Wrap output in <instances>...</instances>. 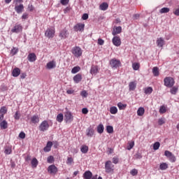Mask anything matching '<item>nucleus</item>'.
<instances>
[{
    "label": "nucleus",
    "mask_w": 179,
    "mask_h": 179,
    "mask_svg": "<svg viewBox=\"0 0 179 179\" xmlns=\"http://www.w3.org/2000/svg\"><path fill=\"white\" fill-rule=\"evenodd\" d=\"M115 166L110 160L105 162V173L107 174H114Z\"/></svg>",
    "instance_id": "obj_1"
},
{
    "label": "nucleus",
    "mask_w": 179,
    "mask_h": 179,
    "mask_svg": "<svg viewBox=\"0 0 179 179\" xmlns=\"http://www.w3.org/2000/svg\"><path fill=\"white\" fill-rule=\"evenodd\" d=\"M164 86L166 87H173L174 86L176 81H174V78L171 77H166L164 79Z\"/></svg>",
    "instance_id": "obj_2"
},
{
    "label": "nucleus",
    "mask_w": 179,
    "mask_h": 179,
    "mask_svg": "<svg viewBox=\"0 0 179 179\" xmlns=\"http://www.w3.org/2000/svg\"><path fill=\"white\" fill-rule=\"evenodd\" d=\"M50 128V124H48V121L43 120L39 125L38 129L41 132H45V131H48Z\"/></svg>",
    "instance_id": "obj_3"
},
{
    "label": "nucleus",
    "mask_w": 179,
    "mask_h": 179,
    "mask_svg": "<svg viewBox=\"0 0 179 179\" xmlns=\"http://www.w3.org/2000/svg\"><path fill=\"white\" fill-rule=\"evenodd\" d=\"M110 65L113 69H118L121 66V61L114 58L110 61Z\"/></svg>",
    "instance_id": "obj_4"
},
{
    "label": "nucleus",
    "mask_w": 179,
    "mask_h": 179,
    "mask_svg": "<svg viewBox=\"0 0 179 179\" xmlns=\"http://www.w3.org/2000/svg\"><path fill=\"white\" fill-rule=\"evenodd\" d=\"M164 156L167 157L171 162V163H176L177 158H176V156L170 151L169 150H165L164 152Z\"/></svg>",
    "instance_id": "obj_5"
},
{
    "label": "nucleus",
    "mask_w": 179,
    "mask_h": 179,
    "mask_svg": "<svg viewBox=\"0 0 179 179\" xmlns=\"http://www.w3.org/2000/svg\"><path fill=\"white\" fill-rule=\"evenodd\" d=\"M71 52L74 57L76 58H79V57H82V48L78 46H76L72 48Z\"/></svg>",
    "instance_id": "obj_6"
},
{
    "label": "nucleus",
    "mask_w": 179,
    "mask_h": 179,
    "mask_svg": "<svg viewBox=\"0 0 179 179\" xmlns=\"http://www.w3.org/2000/svg\"><path fill=\"white\" fill-rule=\"evenodd\" d=\"M45 36L48 38H53L54 36H55V29L48 28L45 32Z\"/></svg>",
    "instance_id": "obj_7"
},
{
    "label": "nucleus",
    "mask_w": 179,
    "mask_h": 179,
    "mask_svg": "<svg viewBox=\"0 0 179 179\" xmlns=\"http://www.w3.org/2000/svg\"><path fill=\"white\" fill-rule=\"evenodd\" d=\"M23 31V26H22V24H17L16 23L13 28L11 29L12 33H20Z\"/></svg>",
    "instance_id": "obj_8"
},
{
    "label": "nucleus",
    "mask_w": 179,
    "mask_h": 179,
    "mask_svg": "<svg viewBox=\"0 0 179 179\" xmlns=\"http://www.w3.org/2000/svg\"><path fill=\"white\" fill-rule=\"evenodd\" d=\"M112 43L115 47H120V45H121V38L120 36H114L112 39Z\"/></svg>",
    "instance_id": "obj_9"
},
{
    "label": "nucleus",
    "mask_w": 179,
    "mask_h": 179,
    "mask_svg": "<svg viewBox=\"0 0 179 179\" xmlns=\"http://www.w3.org/2000/svg\"><path fill=\"white\" fill-rule=\"evenodd\" d=\"M99 72H100V68H99V66L92 65L91 66V69L90 71V73H91V75H94V76H96V75H97V73H99Z\"/></svg>",
    "instance_id": "obj_10"
},
{
    "label": "nucleus",
    "mask_w": 179,
    "mask_h": 179,
    "mask_svg": "<svg viewBox=\"0 0 179 179\" xmlns=\"http://www.w3.org/2000/svg\"><path fill=\"white\" fill-rule=\"evenodd\" d=\"M64 118L66 122H72L73 121V115L72 113L68 111L64 113Z\"/></svg>",
    "instance_id": "obj_11"
},
{
    "label": "nucleus",
    "mask_w": 179,
    "mask_h": 179,
    "mask_svg": "<svg viewBox=\"0 0 179 179\" xmlns=\"http://www.w3.org/2000/svg\"><path fill=\"white\" fill-rule=\"evenodd\" d=\"M55 68H57V62L55 59L48 62L46 64V69H54Z\"/></svg>",
    "instance_id": "obj_12"
},
{
    "label": "nucleus",
    "mask_w": 179,
    "mask_h": 179,
    "mask_svg": "<svg viewBox=\"0 0 179 179\" xmlns=\"http://www.w3.org/2000/svg\"><path fill=\"white\" fill-rule=\"evenodd\" d=\"M75 31H83L85 30V24L84 23H78L73 27Z\"/></svg>",
    "instance_id": "obj_13"
},
{
    "label": "nucleus",
    "mask_w": 179,
    "mask_h": 179,
    "mask_svg": "<svg viewBox=\"0 0 179 179\" xmlns=\"http://www.w3.org/2000/svg\"><path fill=\"white\" fill-rule=\"evenodd\" d=\"M48 171L50 174H57L58 173V168L55 165H50L48 168Z\"/></svg>",
    "instance_id": "obj_14"
},
{
    "label": "nucleus",
    "mask_w": 179,
    "mask_h": 179,
    "mask_svg": "<svg viewBox=\"0 0 179 179\" xmlns=\"http://www.w3.org/2000/svg\"><path fill=\"white\" fill-rule=\"evenodd\" d=\"M15 10L18 14H20L24 10V6H23L22 3H20V5H17V3H16V5L15 6Z\"/></svg>",
    "instance_id": "obj_15"
},
{
    "label": "nucleus",
    "mask_w": 179,
    "mask_h": 179,
    "mask_svg": "<svg viewBox=\"0 0 179 179\" xmlns=\"http://www.w3.org/2000/svg\"><path fill=\"white\" fill-rule=\"evenodd\" d=\"M68 36H69V33H68V30H66V29H62L59 34V36L62 39H65L68 38Z\"/></svg>",
    "instance_id": "obj_16"
},
{
    "label": "nucleus",
    "mask_w": 179,
    "mask_h": 179,
    "mask_svg": "<svg viewBox=\"0 0 179 179\" xmlns=\"http://www.w3.org/2000/svg\"><path fill=\"white\" fill-rule=\"evenodd\" d=\"M86 135L88 136V138H92V136L94 135V129L91 126L88 127L86 130Z\"/></svg>",
    "instance_id": "obj_17"
},
{
    "label": "nucleus",
    "mask_w": 179,
    "mask_h": 179,
    "mask_svg": "<svg viewBox=\"0 0 179 179\" xmlns=\"http://www.w3.org/2000/svg\"><path fill=\"white\" fill-rule=\"evenodd\" d=\"M122 31V27H114L112 31L113 36H117V34H120Z\"/></svg>",
    "instance_id": "obj_18"
},
{
    "label": "nucleus",
    "mask_w": 179,
    "mask_h": 179,
    "mask_svg": "<svg viewBox=\"0 0 179 179\" xmlns=\"http://www.w3.org/2000/svg\"><path fill=\"white\" fill-rule=\"evenodd\" d=\"M27 59L29 61V62H36V60L37 59L36 53H29L27 56Z\"/></svg>",
    "instance_id": "obj_19"
},
{
    "label": "nucleus",
    "mask_w": 179,
    "mask_h": 179,
    "mask_svg": "<svg viewBox=\"0 0 179 179\" xmlns=\"http://www.w3.org/2000/svg\"><path fill=\"white\" fill-rule=\"evenodd\" d=\"M31 124H38L40 122V117L38 115H34L30 118Z\"/></svg>",
    "instance_id": "obj_20"
},
{
    "label": "nucleus",
    "mask_w": 179,
    "mask_h": 179,
    "mask_svg": "<svg viewBox=\"0 0 179 179\" xmlns=\"http://www.w3.org/2000/svg\"><path fill=\"white\" fill-rule=\"evenodd\" d=\"M83 177L84 179H91L93 177V173L90 171H86L83 173Z\"/></svg>",
    "instance_id": "obj_21"
},
{
    "label": "nucleus",
    "mask_w": 179,
    "mask_h": 179,
    "mask_svg": "<svg viewBox=\"0 0 179 179\" xmlns=\"http://www.w3.org/2000/svg\"><path fill=\"white\" fill-rule=\"evenodd\" d=\"M51 148H52V142L48 141L45 147L43 148L44 152H51Z\"/></svg>",
    "instance_id": "obj_22"
},
{
    "label": "nucleus",
    "mask_w": 179,
    "mask_h": 179,
    "mask_svg": "<svg viewBox=\"0 0 179 179\" xmlns=\"http://www.w3.org/2000/svg\"><path fill=\"white\" fill-rule=\"evenodd\" d=\"M157 47H159V48H162L163 47V45H164V39L163 38H158L157 39Z\"/></svg>",
    "instance_id": "obj_23"
},
{
    "label": "nucleus",
    "mask_w": 179,
    "mask_h": 179,
    "mask_svg": "<svg viewBox=\"0 0 179 179\" xmlns=\"http://www.w3.org/2000/svg\"><path fill=\"white\" fill-rule=\"evenodd\" d=\"M74 83H79L82 82V74L78 73L77 75L74 76L73 77Z\"/></svg>",
    "instance_id": "obj_24"
},
{
    "label": "nucleus",
    "mask_w": 179,
    "mask_h": 179,
    "mask_svg": "<svg viewBox=\"0 0 179 179\" xmlns=\"http://www.w3.org/2000/svg\"><path fill=\"white\" fill-rule=\"evenodd\" d=\"M136 89V82L133 81L129 83V92H134Z\"/></svg>",
    "instance_id": "obj_25"
},
{
    "label": "nucleus",
    "mask_w": 179,
    "mask_h": 179,
    "mask_svg": "<svg viewBox=\"0 0 179 179\" xmlns=\"http://www.w3.org/2000/svg\"><path fill=\"white\" fill-rule=\"evenodd\" d=\"M20 75V69L19 68H15L12 71V76L14 78H17Z\"/></svg>",
    "instance_id": "obj_26"
},
{
    "label": "nucleus",
    "mask_w": 179,
    "mask_h": 179,
    "mask_svg": "<svg viewBox=\"0 0 179 179\" xmlns=\"http://www.w3.org/2000/svg\"><path fill=\"white\" fill-rule=\"evenodd\" d=\"M169 169V164L166 162H162L159 164V170L164 171V170H167Z\"/></svg>",
    "instance_id": "obj_27"
},
{
    "label": "nucleus",
    "mask_w": 179,
    "mask_h": 179,
    "mask_svg": "<svg viewBox=\"0 0 179 179\" xmlns=\"http://www.w3.org/2000/svg\"><path fill=\"white\" fill-rule=\"evenodd\" d=\"M100 10H107L108 9V3L103 2L99 6Z\"/></svg>",
    "instance_id": "obj_28"
},
{
    "label": "nucleus",
    "mask_w": 179,
    "mask_h": 179,
    "mask_svg": "<svg viewBox=\"0 0 179 179\" xmlns=\"http://www.w3.org/2000/svg\"><path fill=\"white\" fill-rule=\"evenodd\" d=\"M143 114H145V108L143 107L138 108L137 110V115H138V117H142Z\"/></svg>",
    "instance_id": "obj_29"
},
{
    "label": "nucleus",
    "mask_w": 179,
    "mask_h": 179,
    "mask_svg": "<svg viewBox=\"0 0 179 179\" xmlns=\"http://www.w3.org/2000/svg\"><path fill=\"white\" fill-rule=\"evenodd\" d=\"M153 92V88L152 87H148L144 88V93L145 94H152Z\"/></svg>",
    "instance_id": "obj_30"
},
{
    "label": "nucleus",
    "mask_w": 179,
    "mask_h": 179,
    "mask_svg": "<svg viewBox=\"0 0 179 179\" xmlns=\"http://www.w3.org/2000/svg\"><path fill=\"white\" fill-rule=\"evenodd\" d=\"M0 128L1 129H6V128H8V122H6V120H3L0 122Z\"/></svg>",
    "instance_id": "obj_31"
},
{
    "label": "nucleus",
    "mask_w": 179,
    "mask_h": 179,
    "mask_svg": "<svg viewBox=\"0 0 179 179\" xmlns=\"http://www.w3.org/2000/svg\"><path fill=\"white\" fill-rule=\"evenodd\" d=\"M152 73L154 76H159L160 75V73L159 71V68L157 66H155L152 68Z\"/></svg>",
    "instance_id": "obj_32"
},
{
    "label": "nucleus",
    "mask_w": 179,
    "mask_h": 179,
    "mask_svg": "<svg viewBox=\"0 0 179 179\" xmlns=\"http://www.w3.org/2000/svg\"><path fill=\"white\" fill-rule=\"evenodd\" d=\"M80 152H82L84 154L87 153L89 152V147L86 145H83L80 147Z\"/></svg>",
    "instance_id": "obj_33"
},
{
    "label": "nucleus",
    "mask_w": 179,
    "mask_h": 179,
    "mask_svg": "<svg viewBox=\"0 0 179 179\" xmlns=\"http://www.w3.org/2000/svg\"><path fill=\"white\" fill-rule=\"evenodd\" d=\"M31 167L33 169H36L37 166H38V160H37L36 158H33V159L31 162Z\"/></svg>",
    "instance_id": "obj_34"
},
{
    "label": "nucleus",
    "mask_w": 179,
    "mask_h": 179,
    "mask_svg": "<svg viewBox=\"0 0 179 179\" xmlns=\"http://www.w3.org/2000/svg\"><path fill=\"white\" fill-rule=\"evenodd\" d=\"M97 132L98 134H103V132H104V126L103 125V124H100L97 127Z\"/></svg>",
    "instance_id": "obj_35"
},
{
    "label": "nucleus",
    "mask_w": 179,
    "mask_h": 179,
    "mask_svg": "<svg viewBox=\"0 0 179 179\" xmlns=\"http://www.w3.org/2000/svg\"><path fill=\"white\" fill-rule=\"evenodd\" d=\"M110 114H117V113H118V108H117V107L115 106H112L110 108Z\"/></svg>",
    "instance_id": "obj_36"
},
{
    "label": "nucleus",
    "mask_w": 179,
    "mask_h": 179,
    "mask_svg": "<svg viewBox=\"0 0 179 179\" xmlns=\"http://www.w3.org/2000/svg\"><path fill=\"white\" fill-rule=\"evenodd\" d=\"M57 122H62L64 121V114L59 113L57 115L56 118Z\"/></svg>",
    "instance_id": "obj_37"
},
{
    "label": "nucleus",
    "mask_w": 179,
    "mask_h": 179,
    "mask_svg": "<svg viewBox=\"0 0 179 179\" xmlns=\"http://www.w3.org/2000/svg\"><path fill=\"white\" fill-rule=\"evenodd\" d=\"M170 92L171 94H177V92H178V87H176V86L171 87Z\"/></svg>",
    "instance_id": "obj_38"
},
{
    "label": "nucleus",
    "mask_w": 179,
    "mask_h": 179,
    "mask_svg": "<svg viewBox=\"0 0 179 179\" xmlns=\"http://www.w3.org/2000/svg\"><path fill=\"white\" fill-rule=\"evenodd\" d=\"M170 12V8L167 7H164L159 10L161 13H169Z\"/></svg>",
    "instance_id": "obj_39"
},
{
    "label": "nucleus",
    "mask_w": 179,
    "mask_h": 179,
    "mask_svg": "<svg viewBox=\"0 0 179 179\" xmlns=\"http://www.w3.org/2000/svg\"><path fill=\"white\" fill-rule=\"evenodd\" d=\"M167 111V107L164 106H161L159 108V113L160 114H164Z\"/></svg>",
    "instance_id": "obj_40"
},
{
    "label": "nucleus",
    "mask_w": 179,
    "mask_h": 179,
    "mask_svg": "<svg viewBox=\"0 0 179 179\" xmlns=\"http://www.w3.org/2000/svg\"><path fill=\"white\" fill-rule=\"evenodd\" d=\"M80 71V67L79 66H74L71 70V73H78Z\"/></svg>",
    "instance_id": "obj_41"
},
{
    "label": "nucleus",
    "mask_w": 179,
    "mask_h": 179,
    "mask_svg": "<svg viewBox=\"0 0 179 179\" xmlns=\"http://www.w3.org/2000/svg\"><path fill=\"white\" fill-rule=\"evenodd\" d=\"M0 113L5 115V114H6V113H8V108H6V106H2L0 108Z\"/></svg>",
    "instance_id": "obj_42"
},
{
    "label": "nucleus",
    "mask_w": 179,
    "mask_h": 179,
    "mask_svg": "<svg viewBox=\"0 0 179 179\" xmlns=\"http://www.w3.org/2000/svg\"><path fill=\"white\" fill-rule=\"evenodd\" d=\"M140 66H140L139 63L135 62V63L132 64V68H133L134 71H138V69H139Z\"/></svg>",
    "instance_id": "obj_43"
},
{
    "label": "nucleus",
    "mask_w": 179,
    "mask_h": 179,
    "mask_svg": "<svg viewBox=\"0 0 179 179\" xmlns=\"http://www.w3.org/2000/svg\"><path fill=\"white\" fill-rule=\"evenodd\" d=\"M106 131L108 134H113V132H114V128L113 127V126H107Z\"/></svg>",
    "instance_id": "obj_44"
},
{
    "label": "nucleus",
    "mask_w": 179,
    "mask_h": 179,
    "mask_svg": "<svg viewBox=\"0 0 179 179\" xmlns=\"http://www.w3.org/2000/svg\"><path fill=\"white\" fill-rule=\"evenodd\" d=\"M17 52H19V49L17 48H13L10 51L11 55H16Z\"/></svg>",
    "instance_id": "obj_45"
},
{
    "label": "nucleus",
    "mask_w": 179,
    "mask_h": 179,
    "mask_svg": "<svg viewBox=\"0 0 179 179\" xmlns=\"http://www.w3.org/2000/svg\"><path fill=\"white\" fill-rule=\"evenodd\" d=\"M117 107L120 110H124V108H125L127 107V105L125 104H123L121 102H119L117 103Z\"/></svg>",
    "instance_id": "obj_46"
},
{
    "label": "nucleus",
    "mask_w": 179,
    "mask_h": 179,
    "mask_svg": "<svg viewBox=\"0 0 179 179\" xmlns=\"http://www.w3.org/2000/svg\"><path fill=\"white\" fill-rule=\"evenodd\" d=\"M159 148H160V143L159 142H155L153 145L154 150H158Z\"/></svg>",
    "instance_id": "obj_47"
},
{
    "label": "nucleus",
    "mask_w": 179,
    "mask_h": 179,
    "mask_svg": "<svg viewBox=\"0 0 179 179\" xmlns=\"http://www.w3.org/2000/svg\"><path fill=\"white\" fill-rule=\"evenodd\" d=\"M14 119L16 120H20V112L16 111L14 115Z\"/></svg>",
    "instance_id": "obj_48"
},
{
    "label": "nucleus",
    "mask_w": 179,
    "mask_h": 179,
    "mask_svg": "<svg viewBox=\"0 0 179 179\" xmlns=\"http://www.w3.org/2000/svg\"><path fill=\"white\" fill-rule=\"evenodd\" d=\"M134 146H135V141H131L129 143V145L127 146V150H131V149H132Z\"/></svg>",
    "instance_id": "obj_49"
},
{
    "label": "nucleus",
    "mask_w": 179,
    "mask_h": 179,
    "mask_svg": "<svg viewBox=\"0 0 179 179\" xmlns=\"http://www.w3.org/2000/svg\"><path fill=\"white\" fill-rule=\"evenodd\" d=\"M112 162L113 164H118V163L120 162V159L117 157H114L112 159Z\"/></svg>",
    "instance_id": "obj_50"
},
{
    "label": "nucleus",
    "mask_w": 179,
    "mask_h": 179,
    "mask_svg": "<svg viewBox=\"0 0 179 179\" xmlns=\"http://www.w3.org/2000/svg\"><path fill=\"white\" fill-rule=\"evenodd\" d=\"M89 95V94L87 93V91L86 90H83L81 92H80V96H82V97H87V96Z\"/></svg>",
    "instance_id": "obj_51"
},
{
    "label": "nucleus",
    "mask_w": 179,
    "mask_h": 179,
    "mask_svg": "<svg viewBox=\"0 0 179 179\" xmlns=\"http://www.w3.org/2000/svg\"><path fill=\"white\" fill-rule=\"evenodd\" d=\"M4 153L6 155H10L12 153V149L10 148H6L4 150Z\"/></svg>",
    "instance_id": "obj_52"
},
{
    "label": "nucleus",
    "mask_w": 179,
    "mask_h": 179,
    "mask_svg": "<svg viewBox=\"0 0 179 179\" xmlns=\"http://www.w3.org/2000/svg\"><path fill=\"white\" fill-rule=\"evenodd\" d=\"M73 163V158L72 157H68L66 161V164L69 166H71Z\"/></svg>",
    "instance_id": "obj_53"
},
{
    "label": "nucleus",
    "mask_w": 179,
    "mask_h": 179,
    "mask_svg": "<svg viewBox=\"0 0 179 179\" xmlns=\"http://www.w3.org/2000/svg\"><path fill=\"white\" fill-rule=\"evenodd\" d=\"M130 174L133 176L138 175V170L136 169H134L130 171Z\"/></svg>",
    "instance_id": "obj_54"
},
{
    "label": "nucleus",
    "mask_w": 179,
    "mask_h": 179,
    "mask_svg": "<svg viewBox=\"0 0 179 179\" xmlns=\"http://www.w3.org/2000/svg\"><path fill=\"white\" fill-rule=\"evenodd\" d=\"M48 163L52 164L54 162V157L52 156H49L47 159Z\"/></svg>",
    "instance_id": "obj_55"
},
{
    "label": "nucleus",
    "mask_w": 179,
    "mask_h": 179,
    "mask_svg": "<svg viewBox=\"0 0 179 179\" xmlns=\"http://www.w3.org/2000/svg\"><path fill=\"white\" fill-rule=\"evenodd\" d=\"M166 123V120H164V118H160L158 120V124L159 125H163V124Z\"/></svg>",
    "instance_id": "obj_56"
},
{
    "label": "nucleus",
    "mask_w": 179,
    "mask_h": 179,
    "mask_svg": "<svg viewBox=\"0 0 179 179\" xmlns=\"http://www.w3.org/2000/svg\"><path fill=\"white\" fill-rule=\"evenodd\" d=\"M60 3L65 6L69 3V0H60Z\"/></svg>",
    "instance_id": "obj_57"
},
{
    "label": "nucleus",
    "mask_w": 179,
    "mask_h": 179,
    "mask_svg": "<svg viewBox=\"0 0 179 179\" xmlns=\"http://www.w3.org/2000/svg\"><path fill=\"white\" fill-rule=\"evenodd\" d=\"M19 137L21 139H24V138H26V134H24V132L22 131V132L20 133Z\"/></svg>",
    "instance_id": "obj_58"
},
{
    "label": "nucleus",
    "mask_w": 179,
    "mask_h": 179,
    "mask_svg": "<svg viewBox=\"0 0 179 179\" xmlns=\"http://www.w3.org/2000/svg\"><path fill=\"white\" fill-rule=\"evenodd\" d=\"M82 19L83 20H87V19H89V15H87V13L83 14L82 16Z\"/></svg>",
    "instance_id": "obj_59"
},
{
    "label": "nucleus",
    "mask_w": 179,
    "mask_h": 179,
    "mask_svg": "<svg viewBox=\"0 0 179 179\" xmlns=\"http://www.w3.org/2000/svg\"><path fill=\"white\" fill-rule=\"evenodd\" d=\"M98 44L99 45H103V44H104V40L101 39V38H99L98 39Z\"/></svg>",
    "instance_id": "obj_60"
},
{
    "label": "nucleus",
    "mask_w": 179,
    "mask_h": 179,
    "mask_svg": "<svg viewBox=\"0 0 179 179\" xmlns=\"http://www.w3.org/2000/svg\"><path fill=\"white\" fill-rule=\"evenodd\" d=\"M27 17H29V14H27V13H23L22 16V19L26 20V19H27Z\"/></svg>",
    "instance_id": "obj_61"
},
{
    "label": "nucleus",
    "mask_w": 179,
    "mask_h": 179,
    "mask_svg": "<svg viewBox=\"0 0 179 179\" xmlns=\"http://www.w3.org/2000/svg\"><path fill=\"white\" fill-rule=\"evenodd\" d=\"M82 113L83 114H87V113H89V110H87V108H84L82 109Z\"/></svg>",
    "instance_id": "obj_62"
},
{
    "label": "nucleus",
    "mask_w": 179,
    "mask_h": 179,
    "mask_svg": "<svg viewBox=\"0 0 179 179\" xmlns=\"http://www.w3.org/2000/svg\"><path fill=\"white\" fill-rule=\"evenodd\" d=\"M136 159H142V155L141 153H137L135 155Z\"/></svg>",
    "instance_id": "obj_63"
},
{
    "label": "nucleus",
    "mask_w": 179,
    "mask_h": 179,
    "mask_svg": "<svg viewBox=\"0 0 179 179\" xmlns=\"http://www.w3.org/2000/svg\"><path fill=\"white\" fill-rule=\"evenodd\" d=\"M173 14H174L176 16H179V8L176 9V10L173 12Z\"/></svg>",
    "instance_id": "obj_64"
}]
</instances>
